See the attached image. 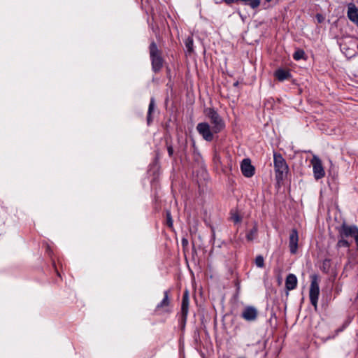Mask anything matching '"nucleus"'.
Returning <instances> with one entry per match:
<instances>
[{
    "instance_id": "obj_28",
    "label": "nucleus",
    "mask_w": 358,
    "mask_h": 358,
    "mask_svg": "<svg viewBox=\"0 0 358 358\" xmlns=\"http://www.w3.org/2000/svg\"><path fill=\"white\" fill-rule=\"evenodd\" d=\"M227 4L238 2V0H224Z\"/></svg>"
},
{
    "instance_id": "obj_23",
    "label": "nucleus",
    "mask_w": 358,
    "mask_h": 358,
    "mask_svg": "<svg viewBox=\"0 0 358 358\" xmlns=\"http://www.w3.org/2000/svg\"><path fill=\"white\" fill-rule=\"evenodd\" d=\"M166 219H167V225L169 227H172V226H173V220H172L170 212H167V213H166Z\"/></svg>"
},
{
    "instance_id": "obj_32",
    "label": "nucleus",
    "mask_w": 358,
    "mask_h": 358,
    "mask_svg": "<svg viewBox=\"0 0 358 358\" xmlns=\"http://www.w3.org/2000/svg\"><path fill=\"white\" fill-rule=\"evenodd\" d=\"M357 49H358V44H357Z\"/></svg>"
},
{
    "instance_id": "obj_21",
    "label": "nucleus",
    "mask_w": 358,
    "mask_h": 358,
    "mask_svg": "<svg viewBox=\"0 0 358 358\" xmlns=\"http://www.w3.org/2000/svg\"><path fill=\"white\" fill-rule=\"evenodd\" d=\"M231 219L235 224H237V223H239L241 222L242 217L238 215V213L234 212V213H231Z\"/></svg>"
},
{
    "instance_id": "obj_15",
    "label": "nucleus",
    "mask_w": 358,
    "mask_h": 358,
    "mask_svg": "<svg viewBox=\"0 0 358 358\" xmlns=\"http://www.w3.org/2000/svg\"><path fill=\"white\" fill-rule=\"evenodd\" d=\"M275 77L278 81L282 82L285 80H288L291 78V73L289 71L283 69H278L275 71Z\"/></svg>"
},
{
    "instance_id": "obj_17",
    "label": "nucleus",
    "mask_w": 358,
    "mask_h": 358,
    "mask_svg": "<svg viewBox=\"0 0 358 358\" xmlns=\"http://www.w3.org/2000/svg\"><path fill=\"white\" fill-rule=\"evenodd\" d=\"M257 234V227L255 226L252 229H251L246 235V238L249 241H252L255 238Z\"/></svg>"
},
{
    "instance_id": "obj_2",
    "label": "nucleus",
    "mask_w": 358,
    "mask_h": 358,
    "mask_svg": "<svg viewBox=\"0 0 358 358\" xmlns=\"http://www.w3.org/2000/svg\"><path fill=\"white\" fill-rule=\"evenodd\" d=\"M204 113L210 120L213 125V131L215 134L220 133L225 128L224 121L213 108H206Z\"/></svg>"
},
{
    "instance_id": "obj_10",
    "label": "nucleus",
    "mask_w": 358,
    "mask_h": 358,
    "mask_svg": "<svg viewBox=\"0 0 358 358\" xmlns=\"http://www.w3.org/2000/svg\"><path fill=\"white\" fill-rule=\"evenodd\" d=\"M299 234L296 229H292L289 237V248L290 252L296 254L298 250Z\"/></svg>"
},
{
    "instance_id": "obj_13",
    "label": "nucleus",
    "mask_w": 358,
    "mask_h": 358,
    "mask_svg": "<svg viewBox=\"0 0 358 358\" xmlns=\"http://www.w3.org/2000/svg\"><path fill=\"white\" fill-rule=\"evenodd\" d=\"M188 309H189V296H188V292L186 291L182 299V305H181V314L182 317L184 322H185L187 320V317L188 315Z\"/></svg>"
},
{
    "instance_id": "obj_30",
    "label": "nucleus",
    "mask_w": 358,
    "mask_h": 358,
    "mask_svg": "<svg viewBox=\"0 0 358 358\" xmlns=\"http://www.w3.org/2000/svg\"><path fill=\"white\" fill-rule=\"evenodd\" d=\"M238 85V82H236V83H234V86H237Z\"/></svg>"
},
{
    "instance_id": "obj_12",
    "label": "nucleus",
    "mask_w": 358,
    "mask_h": 358,
    "mask_svg": "<svg viewBox=\"0 0 358 358\" xmlns=\"http://www.w3.org/2000/svg\"><path fill=\"white\" fill-rule=\"evenodd\" d=\"M347 16L358 27V8L354 3L348 4Z\"/></svg>"
},
{
    "instance_id": "obj_16",
    "label": "nucleus",
    "mask_w": 358,
    "mask_h": 358,
    "mask_svg": "<svg viewBox=\"0 0 358 358\" xmlns=\"http://www.w3.org/2000/svg\"><path fill=\"white\" fill-rule=\"evenodd\" d=\"M243 2L245 5H248L252 9L257 8L261 3L260 0H238Z\"/></svg>"
},
{
    "instance_id": "obj_5",
    "label": "nucleus",
    "mask_w": 358,
    "mask_h": 358,
    "mask_svg": "<svg viewBox=\"0 0 358 358\" xmlns=\"http://www.w3.org/2000/svg\"><path fill=\"white\" fill-rule=\"evenodd\" d=\"M311 282L309 291V298L311 304L316 309L317 307V301L320 295V278L317 275L314 274L310 276Z\"/></svg>"
},
{
    "instance_id": "obj_20",
    "label": "nucleus",
    "mask_w": 358,
    "mask_h": 358,
    "mask_svg": "<svg viewBox=\"0 0 358 358\" xmlns=\"http://www.w3.org/2000/svg\"><path fill=\"white\" fill-rule=\"evenodd\" d=\"M255 264L259 268H263L264 266V259L262 255H258L256 257Z\"/></svg>"
},
{
    "instance_id": "obj_18",
    "label": "nucleus",
    "mask_w": 358,
    "mask_h": 358,
    "mask_svg": "<svg viewBox=\"0 0 358 358\" xmlns=\"http://www.w3.org/2000/svg\"><path fill=\"white\" fill-rule=\"evenodd\" d=\"M304 56H305V52L301 49L296 50L294 52V53L293 54V58L296 61L303 59Z\"/></svg>"
},
{
    "instance_id": "obj_19",
    "label": "nucleus",
    "mask_w": 358,
    "mask_h": 358,
    "mask_svg": "<svg viewBox=\"0 0 358 358\" xmlns=\"http://www.w3.org/2000/svg\"><path fill=\"white\" fill-rule=\"evenodd\" d=\"M193 45L194 41L192 37H188L185 40V47L189 52H192L193 51Z\"/></svg>"
},
{
    "instance_id": "obj_26",
    "label": "nucleus",
    "mask_w": 358,
    "mask_h": 358,
    "mask_svg": "<svg viewBox=\"0 0 358 358\" xmlns=\"http://www.w3.org/2000/svg\"><path fill=\"white\" fill-rule=\"evenodd\" d=\"M316 18H317V20L319 23H321L323 21V20H324V17H323V16L321 14H317L316 15Z\"/></svg>"
},
{
    "instance_id": "obj_14",
    "label": "nucleus",
    "mask_w": 358,
    "mask_h": 358,
    "mask_svg": "<svg viewBox=\"0 0 358 358\" xmlns=\"http://www.w3.org/2000/svg\"><path fill=\"white\" fill-rule=\"evenodd\" d=\"M297 278L294 274L289 273L285 280V287L287 290H292L296 287Z\"/></svg>"
},
{
    "instance_id": "obj_22",
    "label": "nucleus",
    "mask_w": 358,
    "mask_h": 358,
    "mask_svg": "<svg viewBox=\"0 0 358 358\" xmlns=\"http://www.w3.org/2000/svg\"><path fill=\"white\" fill-rule=\"evenodd\" d=\"M155 109V99L152 97L150 99V104L148 106V113L152 114Z\"/></svg>"
},
{
    "instance_id": "obj_6",
    "label": "nucleus",
    "mask_w": 358,
    "mask_h": 358,
    "mask_svg": "<svg viewBox=\"0 0 358 358\" xmlns=\"http://www.w3.org/2000/svg\"><path fill=\"white\" fill-rule=\"evenodd\" d=\"M310 164L313 166V176L316 180H318L325 176V171L322 166L321 159L316 155H313L310 160Z\"/></svg>"
},
{
    "instance_id": "obj_31",
    "label": "nucleus",
    "mask_w": 358,
    "mask_h": 358,
    "mask_svg": "<svg viewBox=\"0 0 358 358\" xmlns=\"http://www.w3.org/2000/svg\"><path fill=\"white\" fill-rule=\"evenodd\" d=\"M272 0H266V2H271Z\"/></svg>"
},
{
    "instance_id": "obj_7",
    "label": "nucleus",
    "mask_w": 358,
    "mask_h": 358,
    "mask_svg": "<svg viewBox=\"0 0 358 358\" xmlns=\"http://www.w3.org/2000/svg\"><path fill=\"white\" fill-rule=\"evenodd\" d=\"M197 132L203 137V138L208 142L213 140V134L215 132L207 122H200L196 125Z\"/></svg>"
},
{
    "instance_id": "obj_8",
    "label": "nucleus",
    "mask_w": 358,
    "mask_h": 358,
    "mask_svg": "<svg viewBox=\"0 0 358 358\" xmlns=\"http://www.w3.org/2000/svg\"><path fill=\"white\" fill-rule=\"evenodd\" d=\"M258 316L257 309L252 306H246L242 313L241 317L248 322H254L257 320Z\"/></svg>"
},
{
    "instance_id": "obj_25",
    "label": "nucleus",
    "mask_w": 358,
    "mask_h": 358,
    "mask_svg": "<svg viewBox=\"0 0 358 358\" xmlns=\"http://www.w3.org/2000/svg\"><path fill=\"white\" fill-rule=\"evenodd\" d=\"M152 122V114L148 113L147 115V123L148 125Z\"/></svg>"
},
{
    "instance_id": "obj_9",
    "label": "nucleus",
    "mask_w": 358,
    "mask_h": 358,
    "mask_svg": "<svg viewBox=\"0 0 358 358\" xmlns=\"http://www.w3.org/2000/svg\"><path fill=\"white\" fill-rule=\"evenodd\" d=\"M242 174L246 178H251L255 175V169L248 158L244 159L241 164Z\"/></svg>"
},
{
    "instance_id": "obj_3",
    "label": "nucleus",
    "mask_w": 358,
    "mask_h": 358,
    "mask_svg": "<svg viewBox=\"0 0 358 358\" xmlns=\"http://www.w3.org/2000/svg\"><path fill=\"white\" fill-rule=\"evenodd\" d=\"M149 50L152 69L155 73L159 72L162 69L164 62L161 51L158 49L157 44L154 41L150 43Z\"/></svg>"
},
{
    "instance_id": "obj_29",
    "label": "nucleus",
    "mask_w": 358,
    "mask_h": 358,
    "mask_svg": "<svg viewBox=\"0 0 358 358\" xmlns=\"http://www.w3.org/2000/svg\"><path fill=\"white\" fill-rule=\"evenodd\" d=\"M344 328H345V326L343 325L342 328L337 329L336 331V334H338L339 332H341Z\"/></svg>"
},
{
    "instance_id": "obj_1",
    "label": "nucleus",
    "mask_w": 358,
    "mask_h": 358,
    "mask_svg": "<svg viewBox=\"0 0 358 358\" xmlns=\"http://www.w3.org/2000/svg\"><path fill=\"white\" fill-rule=\"evenodd\" d=\"M338 232L337 248H350L352 243V240L355 241L358 248V227L356 225H348L343 223L338 229Z\"/></svg>"
},
{
    "instance_id": "obj_11",
    "label": "nucleus",
    "mask_w": 358,
    "mask_h": 358,
    "mask_svg": "<svg viewBox=\"0 0 358 358\" xmlns=\"http://www.w3.org/2000/svg\"><path fill=\"white\" fill-rule=\"evenodd\" d=\"M169 299V291L166 290L164 292V298L160 303L157 304L155 308V311H162L163 313H170L171 310L169 309L170 305Z\"/></svg>"
},
{
    "instance_id": "obj_24",
    "label": "nucleus",
    "mask_w": 358,
    "mask_h": 358,
    "mask_svg": "<svg viewBox=\"0 0 358 358\" xmlns=\"http://www.w3.org/2000/svg\"><path fill=\"white\" fill-rule=\"evenodd\" d=\"M167 151H168L169 156L170 157H172L173 155V148L172 147V145L167 146Z\"/></svg>"
},
{
    "instance_id": "obj_27",
    "label": "nucleus",
    "mask_w": 358,
    "mask_h": 358,
    "mask_svg": "<svg viewBox=\"0 0 358 358\" xmlns=\"http://www.w3.org/2000/svg\"><path fill=\"white\" fill-rule=\"evenodd\" d=\"M182 246H187L188 245V241L186 238H182Z\"/></svg>"
},
{
    "instance_id": "obj_4",
    "label": "nucleus",
    "mask_w": 358,
    "mask_h": 358,
    "mask_svg": "<svg viewBox=\"0 0 358 358\" xmlns=\"http://www.w3.org/2000/svg\"><path fill=\"white\" fill-rule=\"evenodd\" d=\"M273 165L276 179L278 180H282L284 176L288 171V166L281 154L278 152L273 153Z\"/></svg>"
}]
</instances>
